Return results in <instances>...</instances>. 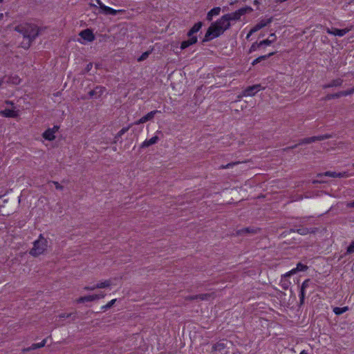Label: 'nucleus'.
<instances>
[{"instance_id": "1", "label": "nucleus", "mask_w": 354, "mask_h": 354, "mask_svg": "<svg viewBox=\"0 0 354 354\" xmlns=\"http://www.w3.org/2000/svg\"><path fill=\"white\" fill-rule=\"evenodd\" d=\"M15 30L22 34L24 37L28 38L30 42L39 35L37 26L32 24H20L15 28Z\"/></svg>"}, {"instance_id": "2", "label": "nucleus", "mask_w": 354, "mask_h": 354, "mask_svg": "<svg viewBox=\"0 0 354 354\" xmlns=\"http://www.w3.org/2000/svg\"><path fill=\"white\" fill-rule=\"evenodd\" d=\"M225 31V28H223L221 26L218 27V26L215 25L214 22L212 23L210 26L207 28L203 39H202V44H204L213 39L214 38L219 37Z\"/></svg>"}, {"instance_id": "3", "label": "nucleus", "mask_w": 354, "mask_h": 354, "mask_svg": "<svg viewBox=\"0 0 354 354\" xmlns=\"http://www.w3.org/2000/svg\"><path fill=\"white\" fill-rule=\"evenodd\" d=\"M330 138H332V135L328 134V133L322 135V136L305 138L301 139L297 144L290 146V147H286V148L283 149V150L284 151H288L291 149L297 148V146L301 145L310 144V143L315 142L316 141H321V140L329 139Z\"/></svg>"}, {"instance_id": "4", "label": "nucleus", "mask_w": 354, "mask_h": 354, "mask_svg": "<svg viewBox=\"0 0 354 354\" xmlns=\"http://www.w3.org/2000/svg\"><path fill=\"white\" fill-rule=\"evenodd\" d=\"M46 240L41 234L39 239L34 242V246L30 250V254L34 257L42 254L46 248Z\"/></svg>"}, {"instance_id": "5", "label": "nucleus", "mask_w": 354, "mask_h": 354, "mask_svg": "<svg viewBox=\"0 0 354 354\" xmlns=\"http://www.w3.org/2000/svg\"><path fill=\"white\" fill-rule=\"evenodd\" d=\"M252 11V9L250 6H245L241 8H239L236 11L228 13L225 15L227 17V21L230 22V21H236L240 19L241 17L245 15L246 13H250Z\"/></svg>"}, {"instance_id": "6", "label": "nucleus", "mask_w": 354, "mask_h": 354, "mask_svg": "<svg viewBox=\"0 0 354 354\" xmlns=\"http://www.w3.org/2000/svg\"><path fill=\"white\" fill-rule=\"evenodd\" d=\"M216 293L214 292L210 293H205V294H199L196 295H189L185 297V299L186 301H192L194 299H201V300H208L209 299H214L216 297Z\"/></svg>"}, {"instance_id": "7", "label": "nucleus", "mask_w": 354, "mask_h": 354, "mask_svg": "<svg viewBox=\"0 0 354 354\" xmlns=\"http://www.w3.org/2000/svg\"><path fill=\"white\" fill-rule=\"evenodd\" d=\"M261 88V84H254L248 86L243 91V94L245 96H253L260 90Z\"/></svg>"}, {"instance_id": "8", "label": "nucleus", "mask_w": 354, "mask_h": 354, "mask_svg": "<svg viewBox=\"0 0 354 354\" xmlns=\"http://www.w3.org/2000/svg\"><path fill=\"white\" fill-rule=\"evenodd\" d=\"M312 281L310 279H306L301 287L300 290V294H299V299H300V305H302L304 303V299H305V290L307 288L310 284H312Z\"/></svg>"}, {"instance_id": "9", "label": "nucleus", "mask_w": 354, "mask_h": 354, "mask_svg": "<svg viewBox=\"0 0 354 354\" xmlns=\"http://www.w3.org/2000/svg\"><path fill=\"white\" fill-rule=\"evenodd\" d=\"M80 36L88 41H93L95 39V35L91 29H85L82 30L80 33Z\"/></svg>"}, {"instance_id": "10", "label": "nucleus", "mask_w": 354, "mask_h": 354, "mask_svg": "<svg viewBox=\"0 0 354 354\" xmlns=\"http://www.w3.org/2000/svg\"><path fill=\"white\" fill-rule=\"evenodd\" d=\"M349 31V29L344 28V29H338L336 28H333L331 29L327 28L326 32L328 34L333 35L335 36L342 37L344 35H346Z\"/></svg>"}, {"instance_id": "11", "label": "nucleus", "mask_w": 354, "mask_h": 354, "mask_svg": "<svg viewBox=\"0 0 354 354\" xmlns=\"http://www.w3.org/2000/svg\"><path fill=\"white\" fill-rule=\"evenodd\" d=\"M214 23L218 27L221 26L223 28H225V30H227L231 26L230 22L227 21V19L225 15Z\"/></svg>"}, {"instance_id": "12", "label": "nucleus", "mask_w": 354, "mask_h": 354, "mask_svg": "<svg viewBox=\"0 0 354 354\" xmlns=\"http://www.w3.org/2000/svg\"><path fill=\"white\" fill-rule=\"evenodd\" d=\"M292 274H290V272H286V274L281 275V281H280V286L283 290H287L290 285V281H289V277Z\"/></svg>"}, {"instance_id": "13", "label": "nucleus", "mask_w": 354, "mask_h": 354, "mask_svg": "<svg viewBox=\"0 0 354 354\" xmlns=\"http://www.w3.org/2000/svg\"><path fill=\"white\" fill-rule=\"evenodd\" d=\"M344 80L341 78H337L330 81L328 84L322 85L324 89L329 88L332 87H340L342 86Z\"/></svg>"}, {"instance_id": "14", "label": "nucleus", "mask_w": 354, "mask_h": 354, "mask_svg": "<svg viewBox=\"0 0 354 354\" xmlns=\"http://www.w3.org/2000/svg\"><path fill=\"white\" fill-rule=\"evenodd\" d=\"M158 112V111L156 110L152 111L148 113L146 115L142 117L140 120L135 122L133 124H140L141 123H145L147 121L151 120L154 118V115H156V113Z\"/></svg>"}, {"instance_id": "15", "label": "nucleus", "mask_w": 354, "mask_h": 354, "mask_svg": "<svg viewBox=\"0 0 354 354\" xmlns=\"http://www.w3.org/2000/svg\"><path fill=\"white\" fill-rule=\"evenodd\" d=\"M104 91H105L104 87L97 86L94 89H93L88 92L89 97H91V98L93 97H99L102 95V93L104 92Z\"/></svg>"}, {"instance_id": "16", "label": "nucleus", "mask_w": 354, "mask_h": 354, "mask_svg": "<svg viewBox=\"0 0 354 354\" xmlns=\"http://www.w3.org/2000/svg\"><path fill=\"white\" fill-rule=\"evenodd\" d=\"M260 231V228H254V227H245L241 230H239L236 232V234L237 236H241L243 234H248L250 233L256 234Z\"/></svg>"}, {"instance_id": "17", "label": "nucleus", "mask_w": 354, "mask_h": 354, "mask_svg": "<svg viewBox=\"0 0 354 354\" xmlns=\"http://www.w3.org/2000/svg\"><path fill=\"white\" fill-rule=\"evenodd\" d=\"M197 41H198L197 37H192L191 38L189 37V39L187 40H185L181 42L180 49L184 50V49L188 48L189 46L196 44Z\"/></svg>"}, {"instance_id": "18", "label": "nucleus", "mask_w": 354, "mask_h": 354, "mask_svg": "<svg viewBox=\"0 0 354 354\" xmlns=\"http://www.w3.org/2000/svg\"><path fill=\"white\" fill-rule=\"evenodd\" d=\"M197 41H198L197 37H192L191 38L189 37V39L187 40H185L181 42L180 49L184 50V49L188 48L189 46L196 44Z\"/></svg>"}, {"instance_id": "19", "label": "nucleus", "mask_w": 354, "mask_h": 354, "mask_svg": "<svg viewBox=\"0 0 354 354\" xmlns=\"http://www.w3.org/2000/svg\"><path fill=\"white\" fill-rule=\"evenodd\" d=\"M101 9L105 15H115L118 13L124 12V10H114L106 6H101Z\"/></svg>"}, {"instance_id": "20", "label": "nucleus", "mask_w": 354, "mask_h": 354, "mask_svg": "<svg viewBox=\"0 0 354 354\" xmlns=\"http://www.w3.org/2000/svg\"><path fill=\"white\" fill-rule=\"evenodd\" d=\"M266 26V21L262 19L259 24H257V25H255L250 30V32H248V34L247 35V37H246V39H248L249 37L254 32H256L257 31L259 30L260 29H261L262 28L265 27Z\"/></svg>"}, {"instance_id": "21", "label": "nucleus", "mask_w": 354, "mask_h": 354, "mask_svg": "<svg viewBox=\"0 0 354 354\" xmlns=\"http://www.w3.org/2000/svg\"><path fill=\"white\" fill-rule=\"evenodd\" d=\"M0 115L6 118H15L18 116V113L16 111L6 109L0 111Z\"/></svg>"}, {"instance_id": "22", "label": "nucleus", "mask_w": 354, "mask_h": 354, "mask_svg": "<svg viewBox=\"0 0 354 354\" xmlns=\"http://www.w3.org/2000/svg\"><path fill=\"white\" fill-rule=\"evenodd\" d=\"M47 339H44L41 342L37 344H32L30 347L23 349V352H28L32 350L42 348L45 346Z\"/></svg>"}, {"instance_id": "23", "label": "nucleus", "mask_w": 354, "mask_h": 354, "mask_svg": "<svg viewBox=\"0 0 354 354\" xmlns=\"http://www.w3.org/2000/svg\"><path fill=\"white\" fill-rule=\"evenodd\" d=\"M220 12H221L220 7H215V8H212L207 12L206 19L208 21H212L213 16L218 15L220 14Z\"/></svg>"}, {"instance_id": "24", "label": "nucleus", "mask_w": 354, "mask_h": 354, "mask_svg": "<svg viewBox=\"0 0 354 354\" xmlns=\"http://www.w3.org/2000/svg\"><path fill=\"white\" fill-rule=\"evenodd\" d=\"M324 175L326 176H330V177H333V178H337V177L343 178V177H346L348 176L346 172L336 173V172H333V171H326L324 174ZM323 176L322 174H318V176Z\"/></svg>"}, {"instance_id": "25", "label": "nucleus", "mask_w": 354, "mask_h": 354, "mask_svg": "<svg viewBox=\"0 0 354 354\" xmlns=\"http://www.w3.org/2000/svg\"><path fill=\"white\" fill-rule=\"evenodd\" d=\"M99 299V297L97 295H87L84 297H81L78 299H77V303H84L86 301H93L95 300Z\"/></svg>"}, {"instance_id": "26", "label": "nucleus", "mask_w": 354, "mask_h": 354, "mask_svg": "<svg viewBox=\"0 0 354 354\" xmlns=\"http://www.w3.org/2000/svg\"><path fill=\"white\" fill-rule=\"evenodd\" d=\"M55 131L53 129H48L43 133V138L47 140L52 141L55 140Z\"/></svg>"}, {"instance_id": "27", "label": "nucleus", "mask_w": 354, "mask_h": 354, "mask_svg": "<svg viewBox=\"0 0 354 354\" xmlns=\"http://www.w3.org/2000/svg\"><path fill=\"white\" fill-rule=\"evenodd\" d=\"M8 202L7 200L3 201V204L0 205V214L2 216H9L13 212V209H8L6 208L5 204Z\"/></svg>"}, {"instance_id": "28", "label": "nucleus", "mask_w": 354, "mask_h": 354, "mask_svg": "<svg viewBox=\"0 0 354 354\" xmlns=\"http://www.w3.org/2000/svg\"><path fill=\"white\" fill-rule=\"evenodd\" d=\"M308 269V266L301 263H298L297 264V267L295 268L292 269L290 272V274L292 275L297 273L299 271H305Z\"/></svg>"}, {"instance_id": "29", "label": "nucleus", "mask_w": 354, "mask_h": 354, "mask_svg": "<svg viewBox=\"0 0 354 354\" xmlns=\"http://www.w3.org/2000/svg\"><path fill=\"white\" fill-rule=\"evenodd\" d=\"M225 348H226V344L224 342H217L212 347L213 351H219L221 353H223V351H224Z\"/></svg>"}, {"instance_id": "30", "label": "nucleus", "mask_w": 354, "mask_h": 354, "mask_svg": "<svg viewBox=\"0 0 354 354\" xmlns=\"http://www.w3.org/2000/svg\"><path fill=\"white\" fill-rule=\"evenodd\" d=\"M158 140V137L157 136H153L151 138H150L149 140H145L141 145V147L143 148V147H147L150 145H152L155 143L157 142V141Z\"/></svg>"}, {"instance_id": "31", "label": "nucleus", "mask_w": 354, "mask_h": 354, "mask_svg": "<svg viewBox=\"0 0 354 354\" xmlns=\"http://www.w3.org/2000/svg\"><path fill=\"white\" fill-rule=\"evenodd\" d=\"M264 45H266V39L261 41L259 43L254 42L251 46V47L249 50V53H252V52L255 51L257 48H259L260 46H264Z\"/></svg>"}, {"instance_id": "32", "label": "nucleus", "mask_w": 354, "mask_h": 354, "mask_svg": "<svg viewBox=\"0 0 354 354\" xmlns=\"http://www.w3.org/2000/svg\"><path fill=\"white\" fill-rule=\"evenodd\" d=\"M131 125H129L127 127H123L115 136L114 138V141L113 142L114 143H116L118 140V139L123 135L129 129V128L131 127Z\"/></svg>"}, {"instance_id": "33", "label": "nucleus", "mask_w": 354, "mask_h": 354, "mask_svg": "<svg viewBox=\"0 0 354 354\" xmlns=\"http://www.w3.org/2000/svg\"><path fill=\"white\" fill-rule=\"evenodd\" d=\"M340 97H342V94H341V91L339 92H337L336 93H331V94H328L326 95L324 100H330L332 99H334V98H339Z\"/></svg>"}, {"instance_id": "34", "label": "nucleus", "mask_w": 354, "mask_h": 354, "mask_svg": "<svg viewBox=\"0 0 354 354\" xmlns=\"http://www.w3.org/2000/svg\"><path fill=\"white\" fill-rule=\"evenodd\" d=\"M111 280H106L104 282L98 283L95 285V287H97V288H104L109 287L111 286Z\"/></svg>"}, {"instance_id": "35", "label": "nucleus", "mask_w": 354, "mask_h": 354, "mask_svg": "<svg viewBox=\"0 0 354 354\" xmlns=\"http://www.w3.org/2000/svg\"><path fill=\"white\" fill-rule=\"evenodd\" d=\"M242 162H240V161H236V162H230L227 165H222L219 167V169H227V168H230V167H233L234 165H236L238 164H240Z\"/></svg>"}, {"instance_id": "36", "label": "nucleus", "mask_w": 354, "mask_h": 354, "mask_svg": "<svg viewBox=\"0 0 354 354\" xmlns=\"http://www.w3.org/2000/svg\"><path fill=\"white\" fill-rule=\"evenodd\" d=\"M151 50H147L145 53H143L138 58V62H142V61H144L148 57L149 55L151 54Z\"/></svg>"}, {"instance_id": "37", "label": "nucleus", "mask_w": 354, "mask_h": 354, "mask_svg": "<svg viewBox=\"0 0 354 354\" xmlns=\"http://www.w3.org/2000/svg\"><path fill=\"white\" fill-rule=\"evenodd\" d=\"M346 310H347V307H344V308L335 307L334 308L333 311L336 315H341L343 313L346 312Z\"/></svg>"}, {"instance_id": "38", "label": "nucleus", "mask_w": 354, "mask_h": 354, "mask_svg": "<svg viewBox=\"0 0 354 354\" xmlns=\"http://www.w3.org/2000/svg\"><path fill=\"white\" fill-rule=\"evenodd\" d=\"M277 39V37L274 33H271L268 38H267V46L270 45L271 43L274 42Z\"/></svg>"}, {"instance_id": "39", "label": "nucleus", "mask_w": 354, "mask_h": 354, "mask_svg": "<svg viewBox=\"0 0 354 354\" xmlns=\"http://www.w3.org/2000/svg\"><path fill=\"white\" fill-rule=\"evenodd\" d=\"M115 301H116V299H112L107 304H106L105 306H103L102 307V309H103L104 310H106L111 308L113 306V304L115 303Z\"/></svg>"}, {"instance_id": "40", "label": "nucleus", "mask_w": 354, "mask_h": 354, "mask_svg": "<svg viewBox=\"0 0 354 354\" xmlns=\"http://www.w3.org/2000/svg\"><path fill=\"white\" fill-rule=\"evenodd\" d=\"M296 231L301 235H306L309 233V230L306 227L299 228Z\"/></svg>"}, {"instance_id": "41", "label": "nucleus", "mask_w": 354, "mask_h": 354, "mask_svg": "<svg viewBox=\"0 0 354 354\" xmlns=\"http://www.w3.org/2000/svg\"><path fill=\"white\" fill-rule=\"evenodd\" d=\"M203 26V23L202 21H198L197 23H196L193 26L192 28H194V30L198 32L201 28H202V26Z\"/></svg>"}, {"instance_id": "42", "label": "nucleus", "mask_w": 354, "mask_h": 354, "mask_svg": "<svg viewBox=\"0 0 354 354\" xmlns=\"http://www.w3.org/2000/svg\"><path fill=\"white\" fill-rule=\"evenodd\" d=\"M353 93H354V86L350 89L346 90V91H341V94L342 96H347V95H351Z\"/></svg>"}, {"instance_id": "43", "label": "nucleus", "mask_w": 354, "mask_h": 354, "mask_svg": "<svg viewBox=\"0 0 354 354\" xmlns=\"http://www.w3.org/2000/svg\"><path fill=\"white\" fill-rule=\"evenodd\" d=\"M266 59V55H261V56H259L257 58H256L252 62V64L253 66L257 64L258 63H259L260 62H261L262 60H264Z\"/></svg>"}, {"instance_id": "44", "label": "nucleus", "mask_w": 354, "mask_h": 354, "mask_svg": "<svg viewBox=\"0 0 354 354\" xmlns=\"http://www.w3.org/2000/svg\"><path fill=\"white\" fill-rule=\"evenodd\" d=\"M354 253V241H352L351 243L348 245L346 250V254H352Z\"/></svg>"}, {"instance_id": "45", "label": "nucleus", "mask_w": 354, "mask_h": 354, "mask_svg": "<svg viewBox=\"0 0 354 354\" xmlns=\"http://www.w3.org/2000/svg\"><path fill=\"white\" fill-rule=\"evenodd\" d=\"M196 33V32L194 30V28L192 27L189 31L187 32V36L189 38H191L192 37H196V35H194V34Z\"/></svg>"}, {"instance_id": "46", "label": "nucleus", "mask_w": 354, "mask_h": 354, "mask_svg": "<svg viewBox=\"0 0 354 354\" xmlns=\"http://www.w3.org/2000/svg\"><path fill=\"white\" fill-rule=\"evenodd\" d=\"M52 183L55 185V188L59 190H63L64 187L61 185L57 181H52Z\"/></svg>"}, {"instance_id": "47", "label": "nucleus", "mask_w": 354, "mask_h": 354, "mask_svg": "<svg viewBox=\"0 0 354 354\" xmlns=\"http://www.w3.org/2000/svg\"><path fill=\"white\" fill-rule=\"evenodd\" d=\"M19 82H20V79L19 78L18 76H15V77H12V83L18 84H19Z\"/></svg>"}, {"instance_id": "48", "label": "nucleus", "mask_w": 354, "mask_h": 354, "mask_svg": "<svg viewBox=\"0 0 354 354\" xmlns=\"http://www.w3.org/2000/svg\"><path fill=\"white\" fill-rule=\"evenodd\" d=\"M72 315V313H62L59 315V317L61 318H68Z\"/></svg>"}, {"instance_id": "49", "label": "nucleus", "mask_w": 354, "mask_h": 354, "mask_svg": "<svg viewBox=\"0 0 354 354\" xmlns=\"http://www.w3.org/2000/svg\"><path fill=\"white\" fill-rule=\"evenodd\" d=\"M92 67H93V64L91 62L88 63L85 68L86 72L90 71L91 70Z\"/></svg>"}, {"instance_id": "50", "label": "nucleus", "mask_w": 354, "mask_h": 354, "mask_svg": "<svg viewBox=\"0 0 354 354\" xmlns=\"http://www.w3.org/2000/svg\"><path fill=\"white\" fill-rule=\"evenodd\" d=\"M97 288V287H95V285L93 286H85L84 288V290H93Z\"/></svg>"}, {"instance_id": "51", "label": "nucleus", "mask_w": 354, "mask_h": 354, "mask_svg": "<svg viewBox=\"0 0 354 354\" xmlns=\"http://www.w3.org/2000/svg\"><path fill=\"white\" fill-rule=\"evenodd\" d=\"M346 207H353V208H354V201H351L350 203H348L347 205H346Z\"/></svg>"}, {"instance_id": "52", "label": "nucleus", "mask_w": 354, "mask_h": 354, "mask_svg": "<svg viewBox=\"0 0 354 354\" xmlns=\"http://www.w3.org/2000/svg\"><path fill=\"white\" fill-rule=\"evenodd\" d=\"M96 3L99 5L100 8H101V6H104L100 0H96Z\"/></svg>"}, {"instance_id": "53", "label": "nucleus", "mask_w": 354, "mask_h": 354, "mask_svg": "<svg viewBox=\"0 0 354 354\" xmlns=\"http://www.w3.org/2000/svg\"><path fill=\"white\" fill-rule=\"evenodd\" d=\"M59 128V126L55 125V126H54V127L52 129H53V131H55V133L56 131H58Z\"/></svg>"}, {"instance_id": "54", "label": "nucleus", "mask_w": 354, "mask_h": 354, "mask_svg": "<svg viewBox=\"0 0 354 354\" xmlns=\"http://www.w3.org/2000/svg\"><path fill=\"white\" fill-rule=\"evenodd\" d=\"M274 54V52H271V53H269L267 54V58L271 57L272 55H273Z\"/></svg>"}, {"instance_id": "55", "label": "nucleus", "mask_w": 354, "mask_h": 354, "mask_svg": "<svg viewBox=\"0 0 354 354\" xmlns=\"http://www.w3.org/2000/svg\"><path fill=\"white\" fill-rule=\"evenodd\" d=\"M299 354H308L306 350H303Z\"/></svg>"}, {"instance_id": "56", "label": "nucleus", "mask_w": 354, "mask_h": 354, "mask_svg": "<svg viewBox=\"0 0 354 354\" xmlns=\"http://www.w3.org/2000/svg\"><path fill=\"white\" fill-rule=\"evenodd\" d=\"M97 295L99 297V299H100V298H103V297H104V295H100V294H98V295Z\"/></svg>"}, {"instance_id": "57", "label": "nucleus", "mask_w": 354, "mask_h": 354, "mask_svg": "<svg viewBox=\"0 0 354 354\" xmlns=\"http://www.w3.org/2000/svg\"><path fill=\"white\" fill-rule=\"evenodd\" d=\"M6 103L8 104H13V103L10 101H6Z\"/></svg>"}, {"instance_id": "58", "label": "nucleus", "mask_w": 354, "mask_h": 354, "mask_svg": "<svg viewBox=\"0 0 354 354\" xmlns=\"http://www.w3.org/2000/svg\"><path fill=\"white\" fill-rule=\"evenodd\" d=\"M271 22V19H267L266 24L267 25Z\"/></svg>"}, {"instance_id": "59", "label": "nucleus", "mask_w": 354, "mask_h": 354, "mask_svg": "<svg viewBox=\"0 0 354 354\" xmlns=\"http://www.w3.org/2000/svg\"><path fill=\"white\" fill-rule=\"evenodd\" d=\"M3 83V80H0V86L2 85Z\"/></svg>"}, {"instance_id": "60", "label": "nucleus", "mask_w": 354, "mask_h": 354, "mask_svg": "<svg viewBox=\"0 0 354 354\" xmlns=\"http://www.w3.org/2000/svg\"><path fill=\"white\" fill-rule=\"evenodd\" d=\"M254 3H258V1H257V0H255V1H254Z\"/></svg>"}, {"instance_id": "61", "label": "nucleus", "mask_w": 354, "mask_h": 354, "mask_svg": "<svg viewBox=\"0 0 354 354\" xmlns=\"http://www.w3.org/2000/svg\"><path fill=\"white\" fill-rule=\"evenodd\" d=\"M20 201H21V199H20V198H19L18 203H19Z\"/></svg>"}, {"instance_id": "62", "label": "nucleus", "mask_w": 354, "mask_h": 354, "mask_svg": "<svg viewBox=\"0 0 354 354\" xmlns=\"http://www.w3.org/2000/svg\"><path fill=\"white\" fill-rule=\"evenodd\" d=\"M2 16H3V14H0V17H2Z\"/></svg>"}, {"instance_id": "63", "label": "nucleus", "mask_w": 354, "mask_h": 354, "mask_svg": "<svg viewBox=\"0 0 354 354\" xmlns=\"http://www.w3.org/2000/svg\"><path fill=\"white\" fill-rule=\"evenodd\" d=\"M3 0H0V3H1Z\"/></svg>"}, {"instance_id": "64", "label": "nucleus", "mask_w": 354, "mask_h": 354, "mask_svg": "<svg viewBox=\"0 0 354 354\" xmlns=\"http://www.w3.org/2000/svg\"><path fill=\"white\" fill-rule=\"evenodd\" d=\"M353 167H354V163L353 164Z\"/></svg>"}]
</instances>
